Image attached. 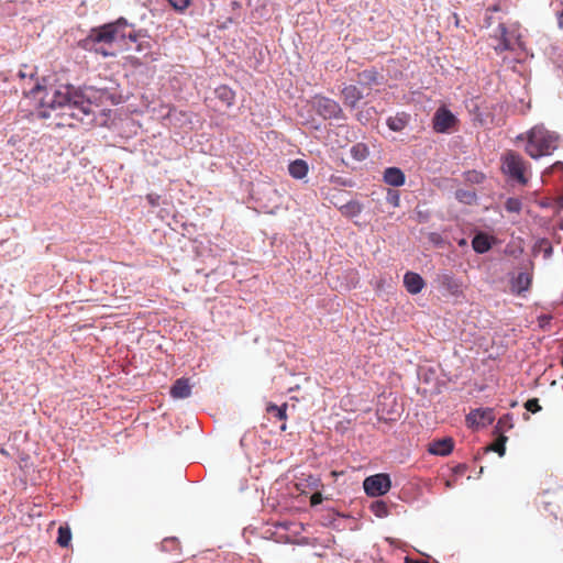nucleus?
I'll list each match as a JSON object with an SVG mask.
<instances>
[{
    "mask_svg": "<svg viewBox=\"0 0 563 563\" xmlns=\"http://www.w3.org/2000/svg\"><path fill=\"white\" fill-rule=\"evenodd\" d=\"M126 22L123 19H119L113 23H108L99 27L90 30L86 38L81 41V46L85 49L93 51L103 57L113 56L114 53L108 51L104 45H110L118 38L129 37L131 41H135L136 36L130 32L125 33Z\"/></svg>",
    "mask_w": 563,
    "mask_h": 563,
    "instance_id": "1",
    "label": "nucleus"
},
{
    "mask_svg": "<svg viewBox=\"0 0 563 563\" xmlns=\"http://www.w3.org/2000/svg\"><path fill=\"white\" fill-rule=\"evenodd\" d=\"M560 145V135L545 129L543 125H534L527 132L526 153L531 158L551 155Z\"/></svg>",
    "mask_w": 563,
    "mask_h": 563,
    "instance_id": "2",
    "label": "nucleus"
},
{
    "mask_svg": "<svg viewBox=\"0 0 563 563\" xmlns=\"http://www.w3.org/2000/svg\"><path fill=\"white\" fill-rule=\"evenodd\" d=\"M71 85L60 86L53 91V99L45 100L47 87L42 82H36L30 90L23 87V95L30 101L37 102V106H69L71 101Z\"/></svg>",
    "mask_w": 563,
    "mask_h": 563,
    "instance_id": "3",
    "label": "nucleus"
},
{
    "mask_svg": "<svg viewBox=\"0 0 563 563\" xmlns=\"http://www.w3.org/2000/svg\"><path fill=\"white\" fill-rule=\"evenodd\" d=\"M503 172L521 184L527 183L525 177L526 163L523 158L514 151H508L501 158Z\"/></svg>",
    "mask_w": 563,
    "mask_h": 563,
    "instance_id": "4",
    "label": "nucleus"
},
{
    "mask_svg": "<svg viewBox=\"0 0 563 563\" xmlns=\"http://www.w3.org/2000/svg\"><path fill=\"white\" fill-rule=\"evenodd\" d=\"M363 487L368 496L378 497L388 493L391 482L388 474L380 473L366 477Z\"/></svg>",
    "mask_w": 563,
    "mask_h": 563,
    "instance_id": "5",
    "label": "nucleus"
},
{
    "mask_svg": "<svg viewBox=\"0 0 563 563\" xmlns=\"http://www.w3.org/2000/svg\"><path fill=\"white\" fill-rule=\"evenodd\" d=\"M457 119L448 108H439L433 117V129L438 133H448L455 129Z\"/></svg>",
    "mask_w": 563,
    "mask_h": 563,
    "instance_id": "6",
    "label": "nucleus"
},
{
    "mask_svg": "<svg viewBox=\"0 0 563 563\" xmlns=\"http://www.w3.org/2000/svg\"><path fill=\"white\" fill-rule=\"evenodd\" d=\"M495 420L494 409L492 408H477L472 410L466 416V422L471 427L483 428L486 427Z\"/></svg>",
    "mask_w": 563,
    "mask_h": 563,
    "instance_id": "7",
    "label": "nucleus"
},
{
    "mask_svg": "<svg viewBox=\"0 0 563 563\" xmlns=\"http://www.w3.org/2000/svg\"><path fill=\"white\" fill-rule=\"evenodd\" d=\"M404 285L409 294L417 295L423 289L426 283L419 274L407 272L404 276Z\"/></svg>",
    "mask_w": 563,
    "mask_h": 563,
    "instance_id": "8",
    "label": "nucleus"
},
{
    "mask_svg": "<svg viewBox=\"0 0 563 563\" xmlns=\"http://www.w3.org/2000/svg\"><path fill=\"white\" fill-rule=\"evenodd\" d=\"M383 180L394 187H400L406 181L404 172L398 167H388L384 170Z\"/></svg>",
    "mask_w": 563,
    "mask_h": 563,
    "instance_id": "9",
    "label": "nucleus"
},
{
    "mask_svg": "<svg viewBox=\"0 0 563 563\" xmlns=\"http://www.w3.org/2000/svg\"><path fill=\"white\" fill-rule=\"evenodd\" d=\"M454 442L451 438L434 440L429 445V452L434 455L445 456L453 450Z\"/></svg>",
    "mask_w": 563,
    "mask_h": 563,
    "instance_id": "10",
    "label": "nucleus"
},
{
    "mask_svg": "<svg viewBox=\"0 0 563 563\" xmlns=\"http://www.w3.org/2000/svg\"><path fill=\"white\" fill-rule=\"evenodd\" d=\"M190 395L191 385L188 378H178L170 388V396L175 399L188 398Z\"/></svg>",
    "mask_w": 563,
    "mask_h": 563,
    "instance_id": "11",
    "label": "nucleus"
},
{
    "mask_svg": "<svg viewBox=\"0 0 563 563\" xmlns=\"http://www.w3.org/2000/svg\"><path fill=\"white\" fill-rule=\"evenodd\" d=\"M494 238L487 233L479 232L472 240V247L478 254H484L492 249Z\"/></svg>",
    "mask_w": 563,
    "mask_h": 563,
    "instance_id": "12",
    "label": "nucleus"
},
{
    "mask_svg": "<svg viewBox=\"0 0 563 563\" xmlns=\"http://www.w3.org/2000/svg\"><path fill=\"white\" fill-rule=\"evenodd\" d=\"M496 37L500 40L499 44L495 47L496 51H507L511 49L515 44V40L512 35L508 32L505 24L500 23L496 30Z\"/></svg>",
    "mask_w": 563,
    "mask_h": 563,
    "instance_id": "13",
    "label": "nucleus"
},
{
    "mask_svg": "<svg viewBox=\"0 0 563 563\" xmlns=\"http://www.w3.org/2000/svg\"><path fill=\"white\" fill-rule=\"evenodd\" d=\"M511 7V0H494V2L487 4L486 9V24L487 26L493 23L492 13L503 12L507 13Z\"/></svg>",
    "mask_w": 563,
    "mask_h": 563,
    "instance_id": "14",
    "label": "nucleus"
},
{
    "mask_svg": "<svg viewBox=\"0 0 563 563\" xmlns=\"http://www.w3.org/2000/svg\"><path fill=\"white\" fill-rule=\"evenodd\" d=\"M93 92L91 88L80 89L73 86L71 101L69 106H85L91 103L90 95Z\"/></svg>",
    "mask_w": 563,
    "mask_h": 563,
    "instance_id": "15",
    "label": "nucleus"
},
{
    "mask_svg": "<svg viewBox=\"0 0 563 563\" xmlns=\"http://www.w3.org/2000/svg\"><path fill=\"white\" fill-rule=\"evenodd\" d=\"M341 214L346 218H355L363 211V205L360 201L351 200L345 205L338 207Z\"/></svg>",
    "mask_w": 563,
    "mask_h": 563,
    "instance_id": "16",
    "label": "nucleus"
},
{
    "mask_svg": "<svg viewBox=\"0 0 563 563\" xmlns=\"http://www.w3.org/2000/svg\"><path fill=\"white\" fill-rule=\"evenodd\" d=\"M531 286V276L528 273H519L511 285L514 292L520 295Z\"/></svg>",
    "mask_w": 563,
    "mask_h": 563,
    "instance_id": "17",
    "label": "nucleus"
},
{
    "mask_svg": "<svg viewBox=\"0 0 563 563\" xmlns=\"http://www.w3.org/2000/svg\"><path fill=\"white\" fill-rule=\"evenodd\" d=\"M335 108H328V107H324V108H301L302 111L307 112V118L303 114V112H299V117H301L300 123H302V124L310 123L309 118L312 117L311 112H313V111L318 112V114L320 117H322L323 119H327V118L332 115V111Z\"/></svg>",
    "mask_w": 563,
    "mask_h": 563,
    "instance_id": "18",
    "label": "nucleus"
},
{
    "mask_svg": "<svg viewBox=\"0 0 563 563\" xmlns=\"http://www.w3.org/2000/svg\"><path fill=\"white\" fill-rule=\"evenodd\" d=\"M288 172L294 178L301 179L308 173V164L302 159H296L289 164Z\"/></svg>",
    "mask_w": 563,
    "mask_h": 563,
    "instance_id": "19",
    "label": "nucleus"
},
{
    "mask_svg": "<svg viewBox=\"0 0 563 563\" xmlns=\"http://www.w3.org/2000/svg\"><path fill=\"white\" fill-rule=\"evenodd\" d=\"M342 95L344 98V103L346 106H355V103L360 100L361 93L356 86L350 85L343 88Z\"/></svg>",
    "mask_w": 563,
    "mask_h": 563,
    "instance_id": "20",
    "label": "nucleus"
},
{
    "mask_svg": "<svg viewBox=\"0 0 563 563\" xmlns=\"http://www.w3.org/2000/svg\"><path fill=\"white\" fill-rule=\"evenodd\" d=\"M220 102L225 106H231L234 102V92L231 88L225 85L218 87L214 91Z\"/></svg>",
    "mask_w": 563,
    "mask_h": 563,
    "instance_id": "21",
    "label": "nucleus"
},
{
    "mask_svg": "<svg viewBox=\"0 0 563 563\" xmlns=\"http://www.w3.org/2000/svg\"><path fill=\"white\" fill-rule=\"evenodd\" d=\"M18 75L22 80V84H21L22 90H23V87H25L26 90H30L36 82H41L38 79L34 80V76H35L34 69H30L29 71L26 69L25 70L21 69Z\"/></svg>",
    "mask_w": 563,
    "mask_h": 563,
    "instance_id": "22",
    "label": "nucleus"
},
{
    "mask_svg": "<svg viewBox=\"0 0 563 563\" xmlns=\"http://www.w3.org/2000/svg\"><path fill=\"white\" fill-rule=\"evenodd\" d=\"M350 153H351L352 157L357 162H362V161L366 159L369 155L368 147L364 143L354 144L351 147Z\"/></svg>",
    "mask_w": 563,
    "mask_h": 563,
    "instance_id": "23",
    "label": "nucleus"
},
{
    "mask_svg": "<svg viewBox=\"0 0 563 563\" xmlns=\"http://www.w3.org/2000/svg\"><path fill=\"white\" fill-rule=\"evenodd\" d=\"M287 404H284L282 406H277L275 404H268L266 411L267 413L272 415L274 418L280 421H285L287 419Z\"/></svg>",
    "mask_w": 563,
    "mask_h": 563,
    "instance_id": "24",
    "label": "nucleus"
},
{
    "mask_svg": "<svg viewBox=\"0 0 563 563\" xmlns=\"http://www.w3.org/2000/svg\"><path fill=\"white\" fill-rule=\"evenodd\" d=\"M71 541V531L68 526H60L58 528V537H57V543L62 548H66L69 545Z\"/></svg>",
    "mask_w": 563,
    "mask_h": 563,
    "instance_id": "25",
    "label": "nucleus"
},
{
    "mask_svg": "<svg viewBox=\"0 0 563 563\" xmlns=\"http://www.w3.org/2000/svg\"><path fill=\"white\" fill-rule=\"evenodd\" d=\"M506 441H507V437H505L504 434H500L499 438L494 443H492L489 448H487V450L497 452L499 454V456H503L506 451V446H505Z\"/></svg>",
    "mask_w": 563,
    "mask_h": 563,
    "instance_id": "26",
    "label": "nucleus"
},
{
    "mask_svg": "<svg viewBox=\"0 0 563 563\" xmlns=\"http://www.w3.org/2000/svg\"><path fill=\"white\" fill-rule=\"evenodd\" d=\"M371 509L374 512V515L379 518H383V517L387 516V514H388L387 505L383 500L374 501L371 506Z\"/></svg>",
    "mask_w": 563,
    "mask_h": 563,
    "instance_id": "27",
    "label": "nucleus"
},
{
    "mask_svg": "<svg viewBox=\"0 0 563 563\" xmlns=\"http://www.w3.org/2000/svg\"><path fill=\"white\" fill-rule=\"evenodd\" d=\"M406 124H407V119L405 115L388 119V126L393 131H401L406 126Z\"/></svg>",
    "mask_w": 563,
    "mask_h": 563,
    "instance_id": "28",
    "label": "nucleus"
},
{
    "mask_svg": "<svg viewBox=\"0 0 563 563\" xmlns=\"http://www.w3.org/2000/svg\"><path fill=\"white\" fill-rule=\"evenodd\" d=\"M511 420L512 418L509 413L504 415L503 417L499 418L496 426V430L505 432L506 430L510 429L512 427Z\"/></svg>",
    "mask_w": 563,
    "mask_h": 563,
    "instance_id": "29",
    "label": "nucleus"
},
{
    "mask_svg": "<svg viewBox=\"0 0 563 563\" xmlns=\"http://www.w3.org/2000/svg\"><path fill=\"white\" fill-rule=\"evenodd\" d=\"M386 200L393 207H399L400 203V195L397 190L388 189Z\"/></svg>",
    "mask_w": 563,
    "mask_h": 563,
    "instance_id": "30",
    "label": "nucleus"
},
{
    "mask_svg": "<svg viewBox=\"0 0 563 563\" xmlns=\"http://www.w3.org/2000/svg\"><path fill=\"white\" fill-rule=\"evenodd\" d=\"M525 408L532 413H536L541 410V406L537 398L528 399L525 404Z\"/></svg>",
    "mask_w": 563,
    "mask_h": 563,
    "instance_id": "31",
    "label": "nucleus"
},
{
    "mask_svg": "<svg viewBox=\"0 0 563 563\" xmlns=\"http://www.w3.org/2000/svg\"><path fill=\"white\" fill-rule=\"evenodd\" d=\"M170 5L177 11H184L190 4L191 0H168Z\"/></svg>",
    "mask_w": 563,
    "mask_h": 563,
    "instance_id": "32",
    "label": "nucleus"
},
{
    "mask_svg": "<svg viewBox=\"0 0 563 563\" xmlns=\"http://www.w3.org/2000/svg\"><path fill=\"white\" fill-rule=\"evenodd\" d=\"M506 209L510 212H518L520 210V202L517 199H508L506 202Z\"/></svg>",
    "mask_w": 563,
    "mask_h": 563,
    "instance_id": "33",
    "label": "nucleus"
},
{
    "mask_svg": "<svg viewBox=\"0 0 563 563\" xmlns=\"http://www.w3.org/2000/svg\"><path fill=\"white\" fill-rule=\"evenodd\" d=\"M322 499H323V498H322V494H321V493H319V492H318V493H314V494H312V496L310 497V504H311V506H317V505H319V504H321V503H322Z\"/></svg>",
    "mask_w": 563,
    "mask_h": 563,
    "instance_id": "34",
    "label": "nucleus"
},
{
    "mask_svg": "<svg viewBox=\"0 0 563 563\" xmlns=\"http://www.w3.org/2000/svg\"><path fill=\"white\" fill-rule=\"evenodd\" d=\"M406 562L407 563H429L428 561H424V560H420V559H406Z\"/></svg>",
    "mask_w": 563,
    "mask_h": 563,
    "instance_id": "35",
    "label": "nucleus"
},
{
    "mask_svg": "<svg viewBox=\"0 0 563 563\" xmlns=\"http://www.w3.org/2000/svg\"><path fill=\"white\" fill-rule=\"evenodd\" d=\"M36 115H37V118H40V119H46V118H48V113H47L46 111H38Z\"/></svg>",
    "mask_w": 563,
    "mask_h": 563,
    "instance_id": "36",
    "label": "nucleus"
},
{
    "mask_svg": "<svg viewBox=\"0 0 563 563\" xmlns=\"http://www.w3.org/2000/svg\"><path fill=\"white\" fill-rule=\"evenodd\" d=\"M147 200H148V202H150L152 206H156V205H157L156 198H154V197H153V195H148V196H147Z\"/></svg>",
    "mask_w": 563,
    "mask_h": 563,
    "instance_id": "37",
    "label": "nucleus"
},
{
    "mask_svg": "<svg viewBox=\"0 0 563 563\" xmlns=\"http://www.w3.org/2000/svg\"><path fill=\"white\" fill-rule=\"evenodd\" d=\"M547 249L544 250L545 256H550L552 253V246L547 242Z\"/></svg>",
    "mask_w": 563,
    "mask_h": 563,
    "instance_id": "38",
    "label": "nucleus"
},
{
    "mask_svg": "<svg viewBox=\"0 0 563 563\" xmlns=\"http://www.w3.org/2000/svg\"><path fill=\"white\" fill-rule=\"evenodd\" d=\"M82 114H89L90 111H89V108H84V107H80V108H77Z\"/></svg>",
    "mask_w": 563,
    "mask_h": 563,
    "instance_id": "39",
    "label": "nucleus"
},
{
    "mask_svg": "<svg viewBox=\"0 0 563 563\" xmlns=\"http://www.w3.org/2000/svg\"><path fill=\"white\" fill-rule=\"evenodd\" d=\"M552 168L553 169H555V168H563V163L562 162H556L555 164H553Z\"/></svg>",
    "mask_w": 563,
    "mask_h": 563,
    "instance_id": "40",
    "label": "nucleus"
},
{
    "mask_svg": "<svg viewBox=\"0 0 563 563\" xmlns=\"http://www.w3.org/2000/svg\"><path fill=\"white\" fill-rule=\"evenodd\" d=\"M444 280L448 282V284L453 282L452 277H450V276H444Z\"/></svg>",
    "mask_w": 563,
    "mask_h": 563,
    "instance_id": "41",
    "label": "nucleus"
},
{
    "mask_svg": "<svg viewBox=\"0 0 563 563\" xmlns=\"http://www.w3.org/2000/svg\"><path fill=\"white\" fill-rule=\"evenodd\" d=\"M280 430H282V431H285V430H286V424H285V423L280 427Z\"/></svg>",
    "mask_w": 563,
    "mask_h": 563,
    "instance_id": "42",
    "label": "nucleus"
}]
</instances>
